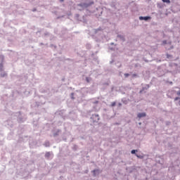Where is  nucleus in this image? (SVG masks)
<instances>
[{
  "label": "nucleus",
  "mask_w": 180,
  "mask_h": 180,
  "mask_svg": "<svg viewBox=\"0 0 180 180\" xmlns=\"http://www.w3.org/2000/svg\"><path fill=\"white\" fill-rule=\"evenodd\" d=\"M148 19H151V18L148 17V16H146V17L141 16V17H139L140 20H148Z\"/></svg>",
  "instance_id": "obj_2"
},
{
  "label": "nucleus",
  "mask_w": 180,
  "mask_h": 180,
  "mask_svg": "<svg viewBox=\"0 0 180 180\" xmlns=\"http://www.w3.org/2000/svg\"><path fill=\"white\" fill-rule=\"evenodd\" d=\"M63 1H64V0H60V2H63Z\"/></svg>",
  "instance_id": "obj_14"
},
{
  "label": "nucleus",
  "mask_w": 180,
  "mask_h": 180,
  "mask_svg": "<svg viewBox=\"0 0 180 180\" xmlns=\"http://www.w3.org/2000/svg\"><path fill=\"white\" fill-rule=\"evenodd\" d=\"M162 2H165L166 4H171V1H169V0H162Z\"/></svg>",
  "instance_id": "obj_4"
},
{
  "label": "nucleus",
  "mask_w": 180,
  "mask_h": 180,
  "mask_svg": "<svg viewBox=\"0 0 180 180\" xmlns=\"http://www.w3.org/2000/svg\"><path fill=\"white\" fill-rule=\"evenodd\" d=\"M178 99H179V97H176V98H174V101H178Z\"/></svg>",
  "instance_id": "obj_9"
},
{
  "label": "nucleus",
  "mask_w": 180,
  "mask_h": 180,
  "mask_svg": "<svg viewBox=\"0 0 180 180\" xmlns=\"http://www.w3.org/2000/svg\"><path fill=\"white\" fill-rule=\"evenodd\" d=\"M91 119L93 120V122H99V115L98 114H94Z\"/></svg>",
  "instance_id": "obj_1"
},
{
  "label": "nucleus",
  "mask_w": 180,
  "mask_h": 180,
  "mask_svg": "<svg viewBox=\"0 0 180 180\" xmlns=\"http://www.w3.org/2000/svg\"><path fill=\"white\" fill-rule=\"evenodd\" d=\"M177 95H180V91L177 93Z\"/></svg>",
  "instance_id": "obj_12"
},
{
  "label": "nucleus",
  "mask_w": 180,
  "mask_h": 180,
  "mask_svg": "<svg viewBox=\"0 0 180 180\" xmlns=\"http://www.w3.org/2000/svg\"><path fill=\"white\" fill-rule=\"evenodd\" d=\"M45 157H46V158H49V157H50V153H49V152L46 153L45 154Z\"/></svg>",
  "instance_id": "obj_5"
},
{
  "label": "nucleus",
  "mask_w": 180,
  "mask_h": 180,
  "mask_svg": "<svg viewBox=\"0 0 180 180\" xmlns=\"http://www.w3.org/2000/svg\"><path fill=\"white\" fill-rule=\"evenodd\" d=\"M146 112H141L138 114V117L141 119V117H146Z\"/></svg>",
  "instance_id": "obj_3"
},
{
  "label": "nucleus",
  "mask_w": 180,
  "mask_h": 180,
  "mask_svg": "<svg viewBox=\"0 0 180 180\" xmlns=\"http://www.w3.org/2000/svg\"><path fill=\"white\" fill-rule=\"evenodd\" d=\"M163 44H167V41H163Z\"/></svg>",
  "instance_id": "obj_10"
},
{
  "label": "nucleus",
  "mask_w": 180,
  "mask_h": 180,
  "mask_svg": "<svg viewBox=\"0 0 180 180\" xmlns=\"http://www.w3.org/2000/svg\"><path fill=\"white\" fill-rule=\"evenodd\" d=\"M86 81H87V82H89V80L88 79V78H86Z\"/></svg>",
  "instance_id": "obj_11"
},
{
  "label": "nucleus",
  "mask_w": 180,
  "mask_h": 180,
  "mask_svg": "<svg viewBox=\"0 0 180 180\" xmlns=\"http://www.w3.org/2000/svg\"><path fill=\"white\" fill-rule=\"evenodd\" d=\"M124 75L125 78H127V77H129V76H130V74H129V73H125Z\"/></svg>",
  "instance_id": "obj_6"
},
{
  "label": "nucleus",
  "mask_w": 180,
  "mask_h": 180,
  "mask_svg": "<svg viewBox=\"0 0 180 180\" xmlns=\"http://www.w3.org/2000/svg\"><path fill=\"white\" fill-rule=\"evenodd\" d=\"M111 106L113 108V106H116V102L111 103Z\"/></svg>",
  "instance_id": "obj_7"
},
{
  "label": "nucleus",
  "mask_w": 180,
  "mask_h": 180,
  "mask_svg": "<svg viewBox=\"0 0 180 180\" xmlns=\"http://www.w3.org/2000/svg\"><path fill=\"white\" fill-rule=\"evenodd\" d=\"M136 151H137V150H132L131 153V154H136Z\"/></svg>",
  "instance_id": "obj_8"
},
{
  "label": "nucleus",
  "mask_w": 180,
  "mask_h": 180,
  "mask_svg": "<svg viewBox=\"0 0 180 180\" xmlns=\"http://www.w3.org/2000/svg\"><path fill=\"white\" fill-rule=\"evenodd\" d=\"M136 157H138V158H140V156H139V155H136Z\"/></svg>",
  "instance_id": "obj_13"
}]
</instances>
